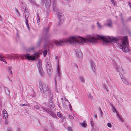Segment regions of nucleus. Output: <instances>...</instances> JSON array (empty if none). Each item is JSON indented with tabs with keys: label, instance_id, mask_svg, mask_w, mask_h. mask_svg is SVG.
Returning <instances> with one entry per match:
<instances>
[{
	"label": "nucleus",
	"instance_id": "1a4fd4ad",
	"mask_svg": "<svg viewBox=\"0 0 131 131\" xmlns=\"http://www.w3.org/2000/svg\"><path fill=\"white\" fill-rule=\"evenodd\" d=\"M53 8L54 11L57 13L59 12V10L56 7V4L55 0H54L53 1Z\"/></svg>",
	"mask_w": 131,
	"mask_h": 131
},
{
	"label": "nucleus",
	"instance_id": "473e14b6",
	"mask_svg": "<svg viewBox=\"0 0 131 131\" xmlns=\"http://www.w3.org/2000/svg\"><path fill=\"white\" fill-rule=\"evenodd\" d=\"M67 129L69 131H72V128L71 126L68 127Z\"/></svg>",
	"mask_w": 131,
	"mask_h": 131
},
{
	"label": "nucleus",
	"instance_id": "e2e57ef3",
	"mask_svg": "<svg viewBox=\"0 0 131 131\" xmlns=\"http://www.w3.org/2000/svg\"><path fill=\"white\" fill-rule=\"evenodd\" d=\"M74 66L76 67L77 69L78 68V66L77 65H75Z\"/></svg>",
	"mask_w": 131,
	"mask_h": 131
},
{
	"label": "nucleus",
	"instance_id": "f257e3e1",
	"mask_svg": "<svg viewBox=\"0 0 131 131\" xmlns=\"http://www.w3.org/2000/svg\"><path fill=\"white\" fill-rule=\"evenodd\" d=\"M102 40L103 44L107 45L111 42H121L119 44H122L124 41L127 42L128 38L127 36L122 37L118 36L116 37H113L112 38L110 37H106L103 36H101L96 35L94 36L91 35L87 36L85 38L80 36H72L68 38V42L70 44L78 43L79 45L83 44L82 43H94L97 42L98 39Z\"/></svg>",
	"mask_w": 131,
	"mask_h": 131
},
{
	"label": "nucleus",
	"instance_id": "680f3d73",
	"mask_svg": "<svg viewBox=\"0 0 131 131\" xmlns=\"http://www.w3.org/2000/svg\"><path fill=\"white\" fill-rule=\"evenodd\" d=\"M7 131H12L11 129H7Z\"/></svg>",
	"mask_w": 131,
	"mask_h": 131
},
{
	"label": "nucleus",
	"instance_id": "8fccbe9b",
	"mask_svg": "<svg viewBox=\"0 0 131 131\" xmlns=\"http://www.w3.org/2000/svg\"><path fill=\"white\" fill-rule=\"evenodd\" d=\"M113 112H115L116 113V114H117V111H116L114 107H113Z\"/></svg>",
	"mask_w": 131,
	"mask_h": 131
},
{
	"label": "nucleus",
	"instance_id": "a18cd8bd",
	"mask_svg": "<svg viewBox=\"0 0 131 131\" xmlns=\"http://www.w3.org/2000/svg\"><path fill=\"white\" fill-rule=\"evenodd\" d=\"M91 125L92 127H93L94 125V124L93 121H90Z\"/></svg>",
	"mask_w": 131,
	"mask_h": 131
},
{
	"label": "nucleus",
	"instance_id": "13d9d810",
	"mask_svg": "<svg viewBox=\"0 0 131 131\" xmlns=\"http://www.w3.org/2000/svg\"><path fill=\"white\" fill-rule=\"evenodd\" d=\"M10 74H11V75L12 76V72L11 70H10Z\"/></svg>",
	"mask_w": 131,
	"mask_h": 131
},
{
	"label": "nucleus",
	"instance_id": "6e6d98bb",
	"mask_svg": "<svg viewBox=\"0 0 131 131\" xmlns=\"http://www.w3.org/2000/svg\"><path fill=\"white\" fill-rule=\"evenodd\" d=\"M12 68V67H9L8 68V71H9V70L11 69Z\"/></svg>",
	"mask_w": 131,
	"mask_h": 131
},
{
	"label": "nucleus",
	"instance_id": "f704fd0d",
	"mask_svg": "<svg viewBox=\"0 0 131 131\" xmlns=\"http://www.w3.org/2000/svg\"><path fill=\"white\" fill-rule=\"evenodd\" d=\"M57 115L59 117H61L62 116L61 114L59 112L57 113Z\"/></svg>",
	"mask_w": 131,
	"mask_h": 131
},
{
	"label": "nucleus",
	"instance_id": "7c9ffc66",
	"mask_svg": "<svg viewBox=\"0 0 131 131\" xmlns=\"http://www.w3.org/2000/svg\"><path fill=\"white\" fill-rule=\"evenodd\" d=\"M29 1L31 3L34 4H36V2L34 0H29Z\"/></svg>",
	"mask_w": 131,
	"mask_h": 131
},
{
	"label": "nucleus",
	"instance_id": "09e8293b",
	"mask_svg": "<svg viewBox=\"0 0 131 131\" xmlns=\"http://www.w3.org/2000/svg\"><path fill=\"white\" fill-rule=\"evenodd\" d=\"M128 4L130 8H131V3L129 2H128Z\"/></svg>",
	"mask_w": 131,
	"mask_h": 131
},
{
	"label": "nucleus",
	"instance_id": "5701e85b",
	"mask_svg": "<svg viewBox=\"0 0 131 131\" xmlns=\"http://www.w3.org/2000/svg\"><path fill=\"white\" fill-rule=\"evenodd\" d=\"M114 66L115 68V69L118 72L119 71L118 67V66H117V64L116 63H115L114 64Z\"/></svg>",
	"mask_w": 131,
	"mask_h": 131
},
{
	"label": "nucleus",
	"instance_id": "c03bdc74",
	"mask_svg": "<svg viewBox=\"0 0 131 131\" xmlns=\"http://www.w3.org/2000/svg\"><path fill=\"white\" fill-rule=\"evenodd\" d=\"M42 61L41 59H39L38 61V64H41Z\"/></svg>",
	"mask_w": 131,
	"mask_h": 131
},
{
	"label": "nucleus",
	"instance_id": "69168bd1",
	"mask_svg": "<svg viewBox=\"0 0 131 131\" xmlns=\"http://www.w3.org/2000/svg\"><path fill=\"white\" fill-rule=\"evenodd\" d=\"M58 57L57 56H56L55 57V59H57L58 58Z\"/></svg>",
	"mask_w": 131,
	"mask_h": 131
},
{
	"label": "nucleus",
	"instance_id": "4c0bfd02",
	"mask_svg": "<svg viewBox=\"0 0 131 131\" xmlns=\"http://www.w3.org/2000/svg\"><path fill=\"white\" fill-rule=\"evenodd\" d=\"M104 89H105L107 92H108L109 90L108 89V87L106 85H104Z\"/></svg>",
	"mask_w": 131,
	"mask_h": 131
},
{
	"label": "nucleus",
	"instance_id": "052dcab7",
	"mask_svg": "<svg viewBox=\"0 0 131 131\" xmlns=\"http://www.w3.org/2000/svg\"><path fill=\"white\" fill-rule=\"evenodd\" d=\"M2 18L1 17V16L0 15V21H2Z\"/></svg>",
	"mask_w": 131,
	"mask_h": 131
},
{
	"label": "nucleus",
	"instance_id": "a878e982",
	"mask_svg": "<svg viewBox=\"0 0 131 131\" xmlns=\"http://www.w3.org/2000/svg\"><path fill=\"white\" fill-rule=\"evenodd\" d=\"M5 58V57H1V58H0V60H1V61H3V62H5L6 64H7V62L5 61V60L3 58Z\"/></svg>",
	"mask_w": 131,
	"mask_h": 131
},
{
	"label": "nucleus",
	"instance_id": "393cba45",
	"mask_svg": "<svg viewBox=\"0 0 131 131\" xmlns=\"http://www.w3.org/2000/svg\"><path fill=\"white\" fill-rule=\"evenodd\" d=\"M3 117L5 119H6L7 118L8 115L7 113L5 114H3Z\"/></svg>",
	"mask_w": 131,
	"mask_h": 131
},
{
	"label": "nucleus",
	"instance_id": "3c124183",
	"mask_svg": "<svg viewBox=\"0 0 131 131\" xmlns=\"http://www.w3.org/2000/svg\"><path fill=\"white\" fill-rule=\"evenodd\" d=\"M69 103V108H70V109L71 110V109H72V106H71L70 103Z\"/></svg>",
	"mask_w": 131,
	"mask_h": 131
},
{
	"label": "nucleus",
	"instance_id": "bf43d9fd",
	"mask_svg": "<svg viewBox=\"0 0 131 131\" xmlns=\"http://www.w3.org/2000/svg\"><path fill=\"white\" fill-rule=\"evenodd\" d=\"M95 118H97V115H95Z\"/></svg>",
	"mask_w": 131,
	"mask_h": 131
},
{
	"label": "nucleus",
	"instance_id": "ddd939ff",
	"mask_svg": "<svg viewBox=\"0 0 131 131\" xmlns=\"http://www.w3.org/2000/svg\"><path fill=\"white\" fill-rule=\"evenodd\" d=\"M50 100L49 102V104L50 106H51L52 107V105L53 104V101L52 95L50 94Z\"/></svg>",
	"mask_w": 131,
	"mask_h": 131
},
{
	"label": "nucleus",
	"instance_id": "a19ab883",
	"mask_svg": "<svg viewBox=\"0 0 131 131\" xmlns=\"http://www.w3.org/2000/svg\"><path fill=\"white\" fill-rule=\"evenodd\" d=\"M111 2L112 3V4L115 6V1L114 0H111Z\"/></svg>",
	"mask_w": 131,
	"mask_h": 131
},
{
	"label": "nucleus",
	"instance_id": "7ed1b4c3",
	"mask_svg": "<svg viewBox=\"0 0 131 131\" xmlns=\"http://www.w3.org/2000/svg\"><path fill=\"white\" fill-rule=\"evenodd\" d=\"M14 57L18 59L19 57L22 59H24V57L26 58L28 60H36L35 57L33 56H30L29 54H27L26 55L23 54L20 56L19 54H14Z\"/></svg>",
	"mask_w": 131,
	"mask_h": 131
},
{
	"label": "nucleus",
	"instance_id": "cd10ccee",
	"mask_svg": "<svg viewBox=\"0 0 131 131\" xmlns=\"http://www.w3.org/2000/svg\"><path fill=\"white\" fill-rule=\"evenodd\" d=\"M37 18L38 20V22H39L40 21V18L39 16V14L38 13H37Z\"/></svg>",
	"mask_w": 131,
	"mask_h": 131
},
{
	"label": "nucleus",
	"instance_id": "37998d69",
	"mask_svg": "<svg viewBox=\"0 0 131 131\" xmlns=\"http://www.w3.org/2000/svg\"><path fill=\"white\" fill-rule=\"evenodd\" d=\"M99 110H100V112L101 113V116H102V115L103 114V112H102L101 110V108L100 107H99Z\"/></svg>",
	"mask_w": 131,
	"mask_h": 131
},
{
	"label": "nucleus",
	"instance_id": "4468645a",
	"mask_svg": "<svg viewBox=\"0 0 131 131\" xmlns=\"http://www.w3.org/2000/svg\"><path fill=\"white\" fill-rule=\"evenodd\" d=\"M5 90L6 91V94L8 95L9 97H10V91L9 89L7 87H5Z\"/></svg>",
	"mask_w": 131,
	"mask_h": 131
},
{
	"label": "nucleus",
	"instance_id": "c756f323",
	"mask_svg": "<svg viewBox=\"0 0 131 131\" xmlns=\"http://www.w3.org/2000/svg\"><path fill=\"white\" fill-rule=\"evenodd\" d=\"M7 56L10 59H14V54L13 56H12L11 55H7Z\"/></svg>",
	"mask_w": 131,
	"mask_h": 131
},
{
	"label": "nucleus",
	"instance_id": "864d4df0",
	"mask_svg": "<svg viewBox=\"0 0 131 131\" xmlns=\"http://www.w3.org/2000/svg\"><path fill=\"white\" fill-rule=\"evenodd\" d=\"M117 116L119 118V119L121 121H122V119L119 116V115L117 113Z\"/></svg>",
	"mask_w": 131,
	"mask_h": 131
},
{
	"label": "nucleus",
	"instance_id": "e433bc0d",
	"mask_svg": "<svg viewBox=\"0 0 131 131\" xmlns=\"http://www.w3.org/2000/svg\"><path fill=\"white\" fill-rule=\"evenodd\" d=\"M43 108L44 110H45L48 113H49V112H50V111H49V110H48L47 108L45 107H43Z\"/></svg>",
	"mask_w": 131,
	"mask_h": 131
},
{
	"label": "nucleus",
	"instance_id": "412c9836",
	"mask_svg": "<svg viewBox=\"0 0 131 131\" xmlns=\"http://www.w3.org/2000/svg\"><path fill=\"white\" fill-rule=\"evenodd\" d=\"M42 38H39L37 44V46L38 47H39L40 46V44Z\"/></svg>",
	"mask_w": 131,
	"mask_h": 131
},
{
	"label": "nucleus",
	"instance_id": "6e6552de",
	"mask_svg": "<svg viewBox=\"0 0 131 131\" xmlns=\"http://www.w3.org/2000/svg\"><path fill=\"white\" fill-rule=\"evenodd\" d=\"M45 1H46V0H41V3L42 4H44ZM46 1L45 6L47 7H49L50 6L51 4V0H46Z\"/></svg>",
	"mask_w": 131,
	"mask_h": 131
},
{
	"label": "nucleus",
	"instance_id": "c9c22d12",
	"mask_svg": "<svg viewBox=\"0 0 131 131\" xmlns=\"http://www.w3.org/2000/svg\"><path fill=\"white\" fill-rule=\"evenodd\" d=\"M97 25L98 27L99 28H101V24L99 23V22H97Z\"/></svg>",
	"mask_w": 131,
	"mask_h": 131
},
{
	"label": "nucleus",
	"instance_id": "58836bf2",
	"mask_svg": "<svg viewBox=\"0 0 131 131\" xmlns=\"http://www.w3.org/2000/svg\"><path fill=\"white\" fill-rule=\"evenodd\" d=\"M68 117H69V119H73L74 117L73 116H72L70 115H69Z\"/></svg>",
	"mask_w": 131,
	"mask_h": 131
},
{
	"label": "nucleus",
	"instance_id": "2eb2a0df",
	"mask_svg": "<svg viewBox=\"0 0 131 131\" xmlns=\"http://www.w3.org/2000/svg\"><path fill=\"white\" fill-rule=\"evenodd\" d=\"M90 62L91 65L92 69L94 72H95V65L94 62L92 60H91L90 61Z\"/></svg>",
	"mask_w": 131,
	"mask_h": 131
},
{
	"label": "nucleus",
	"instance_id": "f03ea898",
	"mask_svg": "<svg viewBox=\"0 0 131 131\" xmlns=\"http://www.w3.org/2000/svg\"><path fill=\"white\" fill-rule=\"evenodd\" d=\"M39 88L40 89V92L41 93H46L50 92V90L48 86L46 83H43L42 84L41 82H39Z\"/></svg>",
	"mask_w": 131,
	"mask_h": 131
},
{
	"label": "nucleus",
	"instance_id": "a211bd4d",
	"mask_svg": "<svg viewBox=\"0 0 131 131\" xmlns=\"http://www.w3.org/2000/svg\"><path fill=\"white\" fill-rule=\"evenodd\" d=\"M79 79L80 80V81L82 83H83L85 82L84 78L82 76H80L79 78Z\"/></svg>",
	"mask_w": 131,
	"mask_h": 131
},
{
	"label": "nucleus",
	"instance_id": "f3484780",
	"mask_svg": "<svg viewBox=\"0 0 131 131\" xmlns=\"http://www.w3.org/2000/svg\"><path fill=\"white\" fill-rule=\"evenodd\" d=\"M112 22L111 20H108V22L107 24L106 25L109 27H112Z\"/></svg>",
	"mask_w": 131,
	"mask_h": 131
},
{
	"label": "nucleus",
	"instance_id": "4be33fe9",
	"mask_svg": "<svg viewBox=\"0 0 131 131\" xmlns=\"http://www.w3.org/2000/svg\"><path fill=\"white\" fill-rule=\"evenodd\" d=\"M121 79H122V80L123 82H124V83L126 84H128V83L127 81L126 80V79L124 78H122V77L121 78Z\"/></svg>",
	"mask_w": 131,
	"mask_h": 131
},
{
	"label": "nucleus",
	"instance_id": "b1692460",
	"mask_svg": "<svg viewBox=\"0 0 131 131\" xmlns=\"http://www.w3.org/2000/svg\"><path fill=\"white\" fill-rule=\"evenodd\" d=\"M82 126L84 127H86L87 126L86 121H84L82 123Z\"/></svg>",
	"mask_w": 131,
	"mask_h": 131
},
{
	"label": "nucleus",
	"instance_id": "9d476101",
	"mask_svg": "<svg viewBox=\"0 0 131 131\" xmlns=\"http://www.w3.org/2000/svg\"><path fill=\"white\" fill-rule=\"evenodd\" d=\"M57 73L58 75V77L60 78L61 77V74L60 72V66L58 64H57Z\"/></svg>",
	"mask_w": 131,
	"mask_h": 131
},
{
	"label": "nucleus",
	"instance_id": "ea45409f",
	"mask_svg": "<svg viewBox=\"0 0 131 131\" xmlns=\"http://www.w3.org/2000/svg\"><path fill=\"white\" fill-rule=\"evenodd\" d=\"M2 112L3 114L7 113L5 109H3Z\"/></svg>",
	"mask_w": 131,
	"mask_h": 131
},
{
	"label": "nucleus",
	"instance_id": "774afa93",
	"mask_svg": "<svg viewBox=\"0 0 131 131\" xmlns=\"http://www.w3.org/2000/svg\"><path fill=\"white\" fill-rule=\"evenodd\" d=\"M2 56H1V54H0V58H1V57H2Z\"/></svg>",
	"mask_w": 131,
	"mask_h": 131
},
{
	"label": "nucleus",
	"instance_id": "c85d7f7f",
	"mask_svg": "<svg viewBox=\"0 0 131 131\" xmlns=\"http://www.w3.org/2000/svg\"><path fill=\"white\" fill-rule=\"evenodd\" d=\"M88 97L91 99V100H93V96L91 95V94H89L88 95Z\"/></svg>",
	"mask_w": 131,
	"mask_h": 131
},
{
	"label": "nucleus",
	"instance_id": "6ab92c4d",
	"mask_svg": "<svg viewBox=\"0 0 131 131\" xmlns=\"http://www.w3.org/2000/svg\"><path fill=\"white\" fill-rule=\"evenodd\" d=\"M34 49V47H32L31 48H27L26 49V51H27L30 52L33 51Z\"/></svg>",
	"mask_w": 131,
	"mask_h": 131
},
{
	"label": "nucleus",
	"instance_id": "20e7f679",
	"mask_svg": "<svg viewBox=\"0 0 131 131\" xmlns=\"http://www.w3.org/2000/svg\"><path fill=\"white\" fill-rule=\"evenodd\" d=\"M122 43L120 44L118 43V45L119 47L122 49V51L124 52H126L129 51V48L127 46V45L128 44V40L126 42L124 41Z\"/></svg>",
	"mask_w": 131,
	"mask_h": 131
},
{
	"label": "nucleus",
	"instance_id": "5fc2aeb1",
	"mask_svg": "<svg viewBox=\"0 0 131 131\" xmlns=\"http://www.w3.org/2000/svg\"><path fill=\"white\" fill-rule=\"evenodd\" d=\"M55 83L56 85V91H57V89L56 87H57V84H56V80H55Z\"/></svg>",
	"mask_w": 131,
	"mask_h": 131
},
{
	"label": "nucleus",
	"instance_id": "dca6fc26",
	"mask_svg": "<svg viewBox=\"0 0 131 131\" xmlns=\"http://www.w3.org/2000/svg\"><path fill=\"white\" fill-rule=\"evenodd\" d=\"M26 18H25V22L26 23V25L27 26V27L28 28L29 30H30V27L29 26V25L28 23V17H26Z\"/></svg>",
	"mask_w": 131,
	"mask_h": 131
},
{
	"label": "nucleus",
	"instance_id": "2f4dec72",
	"mask_svg": "<svg viewBox=\"0 0 131 131\" xmlns=\"http://www.w3.org/2000/svg\"><path fill=\"white\" fill-rule=\"evenodd\" d=\"M47 53V50H45L43 51V56L44 57H45L46 56Z\"/></svg>",
	"mask_w": 131,
	"mask_h": 131
},
{
	"label": "nucleus",
	"instance_id": "49530a36",
	"mask_svg": "<svg viewBox=\"0 0 131 131\" xmlns=\"http://www.w3.org/2000/svg\"><path fill=\"white\" fill-rule=\"evenodd\" d=\"M34 107L37 109H38L39 108V106H38V105H36L35 106H34Z\"/></svg>",
	"mask_w": 131,
	"mask_h": 131
},
{
	"label": "nucleus",
	"instance_id": "39448f33",
	"mask_svg": "<svg viewBox=\"0 0 131 131\" xmlns=\"http://www.w3.org/2000/svg\"><path fill=\"white\" fill-rule=\"evenodd\" d=\"M56 13L57 14L58 18L60 20V21L58 22V25H59L60 24V22H61V20H63V19L64 16L62 13H59V12H58L57 13Z\"/></svg>",
	"mask_w": 131,
	"mask_h": 131
},
{
	"label": "nucleus",
	"instance_id": "423d86ee",
	"mask_svg": "<svg viewBox=\"0 0 131 131\" xmlns=\"http://www.w3.org/2000/svg\"><path fill=\"white\" fill-rule=\"evenodd\" d=\"M37 66L40 73L42 76H43L44 72L42 68V64H37Z\"/></svg>",
	"mask_w": 131,
	"mask_h": 131
},
{
	"label": "nucleus",
	"instance_id": "603ef678",
	"mask_svg": "<svg viewBox=\"0 0 131 131\" xmlns=\"http://www.w3.org/2000/svg\"><path fill=\"white\" fill-rule=\"evenodd\" d=\"M20 106H26L27 105L26 104H20Z\"/></svg>",
	"mask_w": 131,
	"mask_h": 131
},
{
	"label": "nucleus",
	"instance_id": "9b49d317",
	"mask_svg": "<svg viewBox=\"0 0 131 131\" xmlns=\"http://www.w3.org/2000/svg\"><path fill=\"white\" fill-rule=\"evenodd\" d=\"M75 51L77 57H82V52L80 50H75Z\"/></svg>",
	"mask_w": 131,
	"mask_h": 131
},
{
	"label": "nucleus",
	"instance_id": "de8ad7c7",
	"mask_svg": "<svg viewBox=\"0 0 131 131\" xmlns=\"http://www.w3.org/2000/svg\"><path fill=\"white\" fill-rule=\"evenodd\" d=\"M107 126L109 127H111V124L110 123H107Z\"/></svg>",
	"mask_w": 131,
	"mask_h": 131
},
{
	"label": "nucleus",
	"instance_id": "aec40b11",
	"mask_svg": "<svg viewBox=\"0 0 131 131\" xmlns=\"http://www.w3.org/2000/svg\"><path fill=\"white\" fill-rule=\"evenodd\" d=\"M49 113L52 116L54 117L56 116V114H54V112L51 111H50V112H49Z\"/></svg>",
	"mask_w": 131,
	"mask_h": 131
},
{
	"label": "nucleus",
	"instance_id": "f8f14e48",
	"mask_svg": "<svg viewBox=\"0 0 131 131\" xmlns=\"http://www.w3.org/2000/svg\"><path fill=\"white\" fill-rule=\"evenodd\" d=\"M46 69H47V72H48V67H51L49 60H48V59H47L46 60Z\"/></svg>",
	"mask_w": 131,
	"mask_h": 131
},
{
	"label": "nucleus",
	"instance_id": "4d7b16f0",
	"mask_svg": "<svg viewBox=\"0 0 131 131\" xmlns=\"http://www.w3.org/2000/svg\"><path fill=\"white\" fill-rule=\"evenodd\" d=\"M86 1L89 3H90L91 1V0H86Z\"/></svg>",
	"mask_w": 131,
	"mask_h": 131
},
{
	"label": "nucleus",
	"instance_id": "79ce46f5",
	"mask_svg": "<svg viewBox=\"0 0 131 131\" xmlns=\"http://www.w3.org/2000/svg\"><path fill=\"white\" fill-rule=\"evenodd\" d=\"M16 12L17 13V16H20V14L19 13V12L17 9H16Z\"/></svg>",
	"mask_w": 131,
	"mask_h": 131
},
{
	"label": "nucleus",
	"instance_id": "338daca9",
	"mask_svg": "<svg viewBox=\"0 0 131 131\" xmlns=\"http://www.w3.org/2000/svg\"><path fill=\"white\" fill-rule=\"evenodd\" d=\"M44 131H48V130L47 129H45L44 130Z\"/></svg>",
	"mask_w": 131,
	"mask_h": 131
},
{
	"label": "nucleus",
	"instance_id": "0eeeda50",
	"mask_svg": "<svg viewBox=\"0 0 131 131\" xmlns=\"http://www.w3.org/2000/svg\"><path fill=\"white\" fill-rule=\"evenodd\" d=\"M22 8L24 12V13L23 14V16H24L25 18H26V17H28L29 16V13L28 12V10L27 9H26L25 7H23Z\"/></svg>",
	"mask_w": 131,
	"mask_h": 131
},
{
	"label": "nucleus",
	"instance_id": "bb28decb",
	"mask_svg": "<svg viewBox=\"0 0 131 131\" xmlns=\"http://www.w3.org/2000/svg\"><path fill=\"white\" fill-rule=\"evenodd\" d=\"M49 30V28H45L43 30V32H45L46 33V34H47V32Z\"/></svg>",
	"mask_w": 131,
	"mask_h": 131
},
{
	"label": "nucleus",
	"instance_id": "72a5a7b5",
	"mask_svg": "<svg viewBox=\"0 0 131 131\" xmlns=\"http://www.w3.org/2000/svg\"><path fill=\"white\" fill-rule=\"evenodd\" d=\"M34 56L36 57L37 58H38L39 56V54H38V53H35L34 54Z\"/></svg>",
	"mask_w": 131,
	"mask_h": 131
},
{
	"label": "nucleus",
	"instance_id": "0e129e2a",
	"mask_svg": "<svg viewBox=\"0 0 131 131\" xmlns=\"http://www.w3.org/2000/svg\"><path fill=\"white\" fill-rule=\"evenodd\" d=\"M66 100L68 102V103H69V101H68V100L67 99H66Z\"/></svg>",
	"mask_w": 131,
	"mask_h": 131
}]
</instances>
